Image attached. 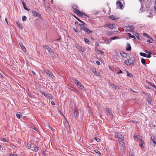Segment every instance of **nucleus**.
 <instances>
[{"instance_id":"680f3d73","label":"nucleus","mask_w":156,"mask_h":156,"mask_svg":"<svg viewBox=\"0 0 156 156\" xmlns=\"http://www.w3.org/2000/svg\"><path fill=\"white\" fill-rule=\"evenodd\" d=\"M96 153H99V154H100V152L99 151H96Z\"/></svg>"},{"instance_id":"bb28decb","label":"nucleus","mask_w":156,"mask_h":156,"mask_svg":"<svg viewBox=\"0 0 156 156\" xmlns=\"http://www.w3.org/2000/svg\"><path fill=\"white\" fill-rule=\"evenodd\" d=\"M17 117L19 118L20 119V118L22 116V115L20 114V113H17L16 114Z\"/></svg>"},{"instance_id":"5701e85b","label":"nucleus","mask_w":156,"mask_h":156,"mask_svg":"<svg viewBox=\"0 0 156 156\" xmlns=\"http://www.w3.org/2000/svg\"><path fill=\"white\" fill-rule=\"evenodd\" d=\"M125 63L127 66L131 65L130 63L129 62L128 59V60H125L124 62Z\"/></svg>"},{"instance_id":"f3484780","label":"nucleus","mask_w":156,"mask_h":156,"mask_svg":"<svg viewBox=\"0 0 156 156\" xmlns=\"http://www.w3.org/2000/svg\"><path fill=\"white\" fill-rule=\"evenodd\" d=\"M16 24L18 25V26L21 29L23 30V27L22 25L19 22H16Z\"/></svg>"},{"instance_id":"ddd939ff","label":"nucleus","mask_w":156,"mask_h":156,"mask_svg":"<svg viewBox=\"0 0 156 156\" xmlns=\"http://www.w3.org/2000/svg\"><path fill=\"white\" fill-rule=\"evenodd\" d=\"M32 13L33 15L35 16L39 17V16H40V15L36 11H32Z\"/></svg>"},{"instance_id":"338daca9","label":"nucleus","mask_w":156,"mask_h":156,"mask_svg":"<svg viewBox=\"0 0 156 156\" xmlns=\"http://www.w3.org/2000/svg\"><path fill=\"white\" fill-rule=\"evenodd\" d=\"M50 129H51L52 130H53V129H52V127H50Z\"/></svg>"},{"instance_id":"ea45409f","label":"nucleus","mask_w":156,"mask_h":156,"mask_svg":"<svg viewBox=\"0 0 156 156\" xmlns=\"http://www.w3.org/2000/svg\"><path fill=\"white\" fill-rule=\"evenodd\" d=\"M50 54L51 55V56L52 57H54V52H53L52 51L50 53Z\"/></svg>"},{"instance_id":"a211bd4d","label":"nucleus","mask_w":156,"mask_h":156,"mask_svg":"<svg viewBox=\"0 0 156 156\" xmlns=\"http://www.w3.org/2000/svg\"><path fill=\"white\" fill-rule=\"evenodd\" d=\"M92 72L96 76H98L99 75V74L97 72L96 70L94 69H93L92 70Z\"/></svg>"},{"instance_id":"393cba45","label":"nucleus","mask_w":156,"mask_h":156,"mask_svg":"<svg viewBox=\"0 0 156 156\" xmlns=\"http://www.w3.org/2000/svg\"><path fill=\"white\" fill-rule=\"evenodd\" d=\"M141 62L143 64H144V65H146L145 60L144 58H142L141 59Z\"/></svg>"},{"instance_id":"4be33fe9","label":"nucleus","mask_w":156,"mask_h":156,"mask_svg":"<svg viewBox=\"0 0 156 156\" xmlns=\"http://www.w3.org/2000/svg\"><path fill=\"white\" fill-rule=\"evenodd\" d=\"M140 55L142 56H143L144 57H146L147 56V54L145 53L140 52Z\"/></svg>"},{"instance_id":"a19ab883","label":"nucleus","mask_w":156,"mask_h":156,"mask_svg":"<svg viewBox=\"0 0 156 156\" xmlns=\"http://www.w3.org/2000/svg\"><path fill=\"white\" fill-rule=\"evenodd\" d=\"M32 129H34L36 131H37L38 130V129H37V128H36L34 126H32Z\"/></svg>"},{"instance_id":"9d476101","label":"nucleus","mask_w":156,"mask_h":156,"mask_svg":"<svg viewBox=\"0 0 156 156\" xmlns=\"http://www.w3.org/2000/svg\"><path fill=\"white\" fill-rule=\"evenodd\" d=\"M20 46L21 47L22 50L24 52L26 51V49L25 46L23 45V44L22 43H20Z\"/></svg>"},{"instance_id":"5fc2aeb1","label":"nucleus","mask_w":156,"mask_h":156,"mask_svg":"<svg viewBox=\"0 0 156 156\" xmlns=\"http://www.w3.org/2000/svg\"><path fill=\"white\" fill-rule=\"evenodd\" d=\"M122 73V71L121 70H120L119 72H117V74H120V73Z\"/></svg>"},{"instance_id":"6ab92c4d","label":"nucleus","mask_w":156,"mask_h":156,"mask_svg":"<svg viewBox=\"0 0 156 156\" xmlns=\"http://www.w3.org/2000/svg\"><path fill=\"white\" fill-rule=\"evenodd\" d=\"M96 52L98 54H103L104 55V52L99 50H97V51H96Z\"/></svg>"},{"instance_id":"8fccbe9b","label":"nucleus","mask_w":156,"mask_h":156,"mask_svg":"<svg viewBox=\"0 0 156 156\" xmlns=\"http://www.w3.org/2000/svg\"><path fill=\"white\" fill-rule=\"evenodd\" d=\"M95 140L98 142H100V139L99 138H96Z\"/></svg>"},{"instance_id":"a18cd8bd","label":"nucleus","mask_w":156,"mask_h":156,"mask_svg":"<svg viewBox=\"0 0 156 156\" xmlns=\"http://www.w3.org/2000/svg\"><path fill=\"white\" fill-rule=\"evenodd\" d=\"M106 111L108 112V113L111 111L110 109H109L108 108H105Z\"/></svg>"},{"instance_id":"f257e3e1","label":"nucleus","mask_w":156,"mask_h":156,"mask_svg":"<svg viewBox=\"0 0 156 156\" xmlns=\"http://www.w3.org/2000/svg\"><path fill=\"white\" fill-rule=\"evenodd\" d=\"M115 136L118 138L120 144L122 147L123 150L125 149V143L123 142L124 138L123 136L120 133H116Z\"/></svg>"},{"instance_id":"f8f14e48","label":"nucleus","mask_w":156,"mask_h":156,"mask_svg":"<svg viewBox=\"0 0 156 156\" xmlns=\"http://www.w3.org/2000/svg\"><path fill=\"white\" fill-rule=\"evenodd\" d=\"M147 101L148 102L149 104H151V97L150 95H148L147 98Z\"/></svg>"},{"instance_id":"a878e982","label":"nucleus","mask_w":156,"mask_h":156,"mask_svg":"<svg viewBox=\"0 0 156 156\" xmlns=\"http://www.w3.org/2000/svg\"><path fill=\"white\" fill-rule=\"evenodd\" d=\"M84 41L86 43H87L88 44H90V42L87 38H84Z\"/></svg>"},{"instance_id":"13d9d810","label":"nucleus","mask_w":156,"mask_h":156,"mask_svg":"<svg viewBox=\"0 0 156 156\" xmlns=\"http://www.w3.org/2000/svg\"><path fill=\"white\" fill-rule=\"evenodd\" d=\"M5 21L6 22V23L7 24L9 25V24L8 23V21H7V18H5Z\"/></svg>"},{"instance_id":"603ef678","label":"nucleus","mask_w":156,"mask_h":156,"mask_svg":"<svg viewBox=\"0 0 156 156\" xmlns=\"http://www.w3.org/2000/svg\"><path fill=\"white\" fill-rule=\"evenodd\" d=\"M96 63L98 65H100V62H99L98 61H97L96 62Z\"/></svg>"},{"instance_id":"7c9ffc66","label":"nucleus","mask_w":156,"mask_h":156,"mask_svg":"<svg viewBox=\"0 0 156 156\" xmlns=\"http://www.w3.org/2000/svg\"><path fill=\"white\" fill-rule=\"evenodd\" d=\"M23 5L24 8V9H26V10H27V11H29V9H27V8H26V5H25V4L24 3V2H23Z\"/></svg>"},{"instance_id":"c85d7f7f","label":"nucleus","mask_w":156,"mask_h":156,"mask_svg":"<svg viewBox=\"0 0 156 156\" xmlns=\"http://www.w3.org/2000/svg\"><path fill=\"white\" fill-rule=\"evenodd\" d=\"M107 115H109V116H112L113 115V113H112V111H110L108 113V114Z\"/></svg>"},{"instance_id":"e433bc0d","label":"nucleus","mask_w":156,"mask_h":156,"mask_svg":"<svg viewBox=\"0 0 156 156\" xmlns=\"http://www.w3.org/2000/svg\"><path fill=\"white\" fill-rule=\"evenodd\" d=\"M27 17L25 16H23L22 18V20L23 21H26L27 20Z\"/></svg>"},{"instance_id":"7ed1b4c3","label":"nucleus","mask_w":156,"mask_h":156,"mask_svg":"<svg viewBox=\"0 0 156 156\" xmlns=\"http://www.w3.org/2000/svg\"><path fill=\"white\" fill-rule=\"evenodd\" d=\"M73 81L76 84L77 86L80 89L82 90H84V88L83 85L81 84L79 81H78L76 79H73Z\"/></svg>"},{"instance_id":"f704fd0d","label":"nucleus","mask_w":156,"mask_h":156,"mask_svg":"<svg viewBox=\"0 0 156 156\" xmlns=\"http://www.w3.org/2000/svg\"><path fill=\"white\" fill-rule=\"evenodd\" d=\"M151 140L152 142L154 144V145H155L156 144V142L155 139H154V138L152 139V137H151Z\"/></svg>"},{"instance_id":"aec40b11","label":"nucleus","mask_w":156,"mask_h":156,"mask_svg":"<svg viewBox=\"0 0 156 156\" xmlns=\"http://www.w3.org/2000/svg\"><path fill=\"white\" fill-rule=\"evenodd\" d=\"M131 47L130 45L129 44L127 45V47L126 48V50L128 51H130L131 50Z\"/></svg>"},{"instance_id":"c756f323","label":"nucleus","mask_w":156,"mask_h":156,"mask_svg":"<svg viewBox=\"0 0 156 156\" xmlns=\"http://www.w3.org/2000/svg\"><path fill=\"white\" fill-rule=\"evenodd\" d=\"M114 58L116 59L117 60H119V55H115L114 56Z\"/></svg>"},{"instance_id":"b1692460","label":"nucleus","mask_w":156,"mask_h":156,"mask_svg":"<svg viewBox=\"0 0 156 156\" xmlns=\"http://www.w3.org/2000/svg\"><path fill=\"white\" fill-rule=\"evenodd\" d=\"M139 142H140V144H139L140 146L141 147H143V142L142 140H140V141H139Z\"/></svg>"},{"instance_id":"58836bf2","label":"nucleus","mask_w":156,"mask_h":156,"mask_svg":"<svg viewBox=\"0 0 156 156\" xmlns=\"http://www.w3.org/2000/svg\"><path fill=\"white\" fill-rule=\"evenodd\" d=\"M111 86H112V87L116 89L117 87L115 85H113V84H111Z\"/></svg>"},{"instance_id":"cd10ccee","label":"nucleus","mask_w":156,"mask_h":156,"mask_svg":"<svg viewBox=\"0 0 156 156\" xmlns=\"http://www.w3.org/2000/svg\"><path fill=\"white\" fill-rule=\"evenodd\" d=\"M130 37L133 38H135V37L134 36L131 35V34L130 33H128L127 34Z\"/></svg>"},{"instance_id":"6e6d98bb","label":"nucleus","mask_w":156,"mask_h":156,"mask_svg":"<svg viewBox=\"0 0 156 156\" xmlns=\"http://www.w3.org/2000/svg\"><path fill=\"white\" fill-rule=\"evenodd\" d=\"M51 105H55V103L54 102H53V101L51 102Z\"/></svg>"},{"instance_id":"9b49d317","label":"nucleus","mask_w":156,"mask_h":156,"mask_svg":"<svg viewBox=\"0 0 156 156\" xmlns=\"http://www.w3.org/2000/svg\"><path fill=\"white\" fill-rule=\"evenodd\" d=\"M119 37H111L108 41V43H110L111 42L112 40L117 39Z\"/></svg>"},{"instance_id":"052dcab7","label":"nucleus","mask_w":156,"mask_h":156,"mask_svg":"<svg viewBox=\"0 0 156 156\" xmlns=\"http://www.w3.org/2000/svg\"><path fill=\"white\" fill-rule=\"evenodd\" d=\"M145 52L146 53H149V51L147 50H145Z\"/></svg>"},{"instance_id":"0e129e2a","label":"nucleus","mask_w":156,"mask_h":156,"mask_svg":"<svg viewBox=\"0 0 156 156\" xmlns=\"http://www.w3.org/2000/svg\"><path fill=\"white\" fill-rule=\"evenodd\" d=\"M32 73L34 75L35 74V72L34 71H32Z\"/></svg>"},{"instance_id":"39448f33","label":"nucleus","mask_w":156,"mask_h":156,"mask_svg":"<svg viewBox=\"0 0 156 156\" xmlns=\"http://www.w3.org/2000/svg\"><path fill=\"white\" fill-rule=\"evenodd\" d=\"M45 73L48 76H49L52 79H54L55 78V77L53 76L52 73L51 72L49 71H45Z\"/></svg>"},{"instance_id":"09e8293b","label":"nucleus","mask_w":156,"mask_h":156,"mask_svg":"<svg viewBox=\"0 0 156 156\" xmlns=\"http://www.w3.org/2000/svg\"><path fill=\"white\" fill-rule=\"evenodd\" d=\"M9 156H17L16 154H10Z\"/></svg>"},{"instance_id":"37998d69","label":"nucleus","mask_w":156,"mask_h":156,"mask_svg":"<svg viewBox=\"0 0 156 156\" xmlns=\"http://www.w3.org/2000/svg\"><path fill=\"white\" fill-rule=\"evenodd\" d=\"M44 94V96L47 98L48 97V96H49V95L50 94H48V93H46Z\"/></svg>"},{"instance_id":"79ce46f5","label":"nucleus","mask_w":156,"mask_h":156,"mask_svg":"<svg viewBox=\"0 0 156 156\" xmlns=\"http://www.w3.org/2000/svg\"><path fill=\"white\" fill-rule=\"evenodd\" d=\"M44 94V96L47 98L48 97V96H49V95L50 94H48V93H46Z\"/></svg>"},{"instance_id":"bf43d9fd","label":"nucleus","mask_w":156,"mask_h":156,"mask_svg":"<svg viewBox=\"0 0 156 156\" xmlns=\"http://www.w3.org/2000/svg\"><path fill=\"white\" fill-rule=\"evenodd\" d=\"M43 47L45 48H46L47 49V48H48V47H48L47 46L44 45L43 46Z\"/></svg>"},{"instance_id":"4c0bfd02","label":"nucleus","mask_w":156,"mask_h":156,"mask_svg":"<svg viewBox=\"0 0 156 156\" xmlns=\"http://www.w3.org/2000/svg\"><path fill=\"white\" fill-rule=\"evenodd\" d=\"M126 73H127V76L130 77H131V76H132V75H131V74L129 73L128 72V71H127L126 72Z\"/></svg>"},{"instance_id":"49530a36","label":"nucleus","mask_w":156,"mask_h":156,"mask_svg":"<svg viewBox=\"0 0 156 156\" xmlns=\"http://www.w3.org/2000/svg\"><path fill=\"white\" fill-rule=\"evenodd\" d=\"M143 35H144V36H145L147 37H148L149 36L148 35V34H147L146 33H143Z\"/></svg>"},{"instance_id":"6e6552de","label":"nucleus","mask_w":156,"mask_h":156,"mask_svg":"<svg viewBox=\"0 0 156 156\" xmlns=\"http://www.w3.org/2000/svg\"><path fill=\"white\" fill-rule=\"evenodd\" d=\"M114 25L111 24H108L106 25V26L110 29H112L114 27Z\"/></svg>"},{"instance_id":"864d4df0","label":"nucleus","mask_w":156,"mask_h":156,"mask_svg":"<svg viewBox=\"0 0 156 156\" xmlns=\"http://www.w3.org/2000/svg\"><path fill=\"white\" fill-rule=\"evenodd\" d=\"M77 20H78L79 21H80V22H81V23H84V22L83 21H82V20H80L79 19H77Z\"/></svg>"},{"instance_id":"4d7b16f0","label":"nucleus","mask_w":156,"mask_h":156,"mask_svg":"<svg viewBox=\"0 0 156 156\" xmlns=\"http://www.w3.org/2000/svg\"><path fill=\"white\" fill-rule=\"evenodd\" d=\"M147 16L148 17H152L153 16H152V15L150 14V15H148V16Z\"/></svg>"},{"instance_id":"dca6fc26","label":"nucleus","mask_w":156,"mask_h":156,"mask_svg":"<svg viewBox=\"0 0 156 156\" xmlns=\"http://www.w3.org/2000/svg\"><path fill=\"white\" fill-rule=\"evenodd\" d=\"M83 31H84L87 33L88 34L92 32V31H90V30H89L87 28H85L84 30H83Z\"/></svg>"},{"instance_id":"423d86ee","label":"nucleus","mask_w":156,"mask_h":156,"mask_svg":"<svg viewBox=\"0 0 156 156\" xmlns=\"http://www.w3.org/2000/svg\"><path fill=\"white\" fill-rule=\"evenodd\" d=\"M79 25L81 26V29L83 30H84L85 28L86 27H85L86 26L87 24L85 23H83V24H80Z\"/></svg>"},{"instance_id":"c03bdc74","label":"nucleus","mask_w":156,"mask_h":156,"mask_svg":"<svg viewBox=\"0 0 156 156\" xmlns=\"http://www.w3.org/2000/svg\"><path fill=\"white\" fill-rule=\"evenodd\" d=\"M38 150V147H34V150L35 152H37Z\"/></svg>"},{"instance_id":"c9c22d12","label":"nucleus","mask_w":156,"mask_h":156,"mask_svg":"<svg viewBox=\"0 0 156 156\" xmlns=\"http://www.w3.org/2000/svg\"><path fill=\"white\" fill-rule=\"evenodd\" d=\"M77 109L76 108L74 109V115L75 116H76L77 115Z\"/></svg>"},{"instance_id":"4468645a","label":"nucleus","mask_w":156,"mask_h":156,"mask_svg":"<svg viewBox=\"0 0 156 156\" xmlns=\"http://www.w3.org/2000/svg\"><path fill=\"white\" fill-rule=\"evenodd\" d=\"M120 54L123 58H125L127 57V55L124 52H120Z\"/></svg>"},{"instance_id":"473e14b6","label":"nucleus","mask_w":156,"mask_h":156,"mask_svg":"<svg viewBox=\"0 0 156 156\" xmlns=\"http://www.w3.org/2000/svg\"><path fill=\"white\" fill-rule=\"evenodd\" d=\"M47 50L49 52V53L52 51V50L51 49V48L50 47H48V48H47Z\"/></svg>"},{"instance_id":"69168bd1","label":"nucleus","mask_w":156,"mask_h":156,"mask_svg":"<svg viewBox=\"0 0 156 156\" xmlns=\"http://www.w3.org/2000/svg\"><path fill=\"white\" fill-rule=\"evenodd\" d=\"M147 42H149L150 43H151V42L150 41V40H148L147 41Z\"/></svg>"},{"instance_id":"20e7f679","label":"nucleus","mask_w":156,"mask_h":156,"mask_svg":"<svg viewBox=\"0 0 156 156\" xmlns=\"http://www.w3.org/2000/svg\"><path fill=\"white\" fill-rule=\"evenodd\" d=\"M134 30V27L132 25L125 27L124 29V30H125L126 31H132Z\"/></svg>"},{"instance_id":"1a4fd4ad","label":"nucleus","mask_w":156,"mask_h":156,"mask_svg":"<svg viewBox=\"0 0 156 156\" xmlns=\"http://www.w3.org/2000/svg\"><path fill=\"white\" fill-rule=\"evenodd\" d=\"M141 137L140 136L138 135H136L134 136V139L137 140H139V141H140V140H142Z\"/></svg>"},{"instance_id":"774afa93","label":"nucleus","mask_w":156,"mask_h":156,"mask_svg":"<svg viewBox=\"0 0 156 156\" xmlns=\"http://www.w3.org/2000/svg\"><path fill=\"white\" fill-rule=\"evenodd\" d=\"M53 2V0H51V2L52 4V2Z\"/></svg>"},{"instance_id":"72a5a7b5","label":"nucleus","mask_w":156,"mask_h":156,"mask_svg":"<svg viewBox=\"0 0 156 156\" xmlns=\"http://www.w3.org/2000/svg\"><path fill=\"white\" fill-rule=\"evenodd\" d=\"M48 98H49V99H51V100H52L54 99V97L53 96H52L51 94H50L49 95V96H48Z\"/></svg>"},{"instance_id":"0eeeda50","label":"nucleus","mask_w":156,"mask_h":156,"mask_svg":"<svg viewBox=\"0 0 156 156\" xmlns=\"http://www.w3.org/2000/svg\"><path fill=\"white\" fill-rule=\"evenodd\" d=\"M129 62L130 63V65H132L134 62V58L133 57H131L129 58V59H128Z\"/></svg>"},{"instance_id":"412c9836","label":"nucleus","mask_w":156,"mask_h":156,"mask_svg":"<svg viewBox=\"0 0 156 156\" xmlns=\"http://www.w3.org/2000/svg\"><path fill=\"white\" fill-rule=\"evenodd\" d=\"M109 18L110 19L112 20H115L118 18L117 17H116L113 15L110 16H109Z\"/></svg>"},{"instance_id":"2eb2a0df","label":"nucleus","mask_w":156,"mask_h":156,"mask_svg":"<svg viewBox=\"0 0 156 156\" xmlns=\"http://www.w3.org/2000/svg\"><path fill=\"white\" fill-rule=\"evenodd\" d=\"M116 4L119 5V7L121 9H122L123 7V5L122 4V2L120 1L117 2Z\"/></svg>"},{"instance_id":"f03ea898","label":"nucleus","mask_w":156,"mask_h":156,"mask_svg":"<svg viewBox=\"0 0 156 156\" xmlns=\"http://www.w3.org/2000/svg\"><path fill=\"white\" fill-rule=\"evenodd\" d=\"M72 7L74 9L73 11L78 16H82L83 15L86 16H87L85 13L80 12L78 9H76L77 8L76 5H73L72 6Z\"/></svg>"},{"instance_id":"e2e57ef3","label":"nucleus","mask_w":156,"mask_h":156,"mask_svg":"<svg viewBox=\"0 0 156 156\" xmlns=\"http://www.w3.org/2000/svg\"><path fill=\"white\" fill-rule=\"evenodd\" d=\"M42 94L43 95H44V94H46V93H44V92H42Z\"/></svg>"},{"instance_id":"2f4dec72","label":"nucleus","mask_w":156,"mask_h":156,"mask_svg":"<svg viewBox=\"0 0 156 156\" xmlns=\"http://www.w3.org/2000/svg\"><path fill=\"white\" fill-rule=\"evenodd\" d=\"M27 147L28 149H30L31 147V144L30 143L28 144Z\"/></svg>"},{"instance_id":"de8ad7c7","label":"nucleus","mask_w":156,"mask_h":156,"mask_svg":"<svg viewBox=\"0 0 156 156\" xmlns=\"http://www.w3.org/2000/svg\"><path fill=\"white\" fill-rule=\"evenodd\" d=\"M1 140L2 141H5V142H8V141L7 140L3 138H1Z\"/></svg>"},{"instance_id":"3c124183","label":"nucleus","mask_w":156,"mask_h":156,"mask_svg":"<svg viewBox=\"0 0 156 156\" xmlns=\"http://www.w3.org/2000/svg\"><path fill=\"white\" fill-rule=\"evenodd\" d=\"M151 57V54H149L148 55H147V56L146 57H147L148 58H150Z\"/></svg>"}]
</instances>
